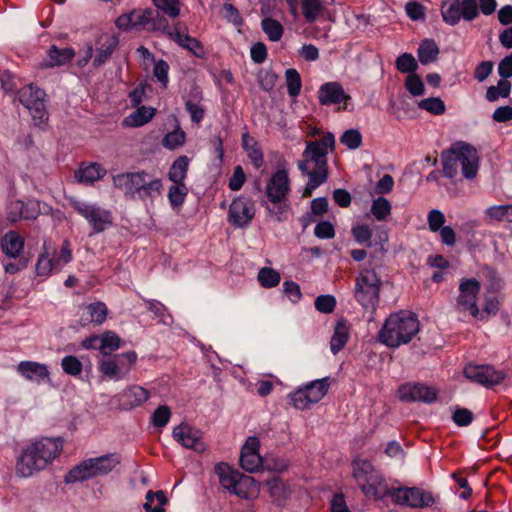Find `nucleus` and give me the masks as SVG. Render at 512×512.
<instances>
[{"label": "nucleus", "mask_w": 512, "mask_h": 512, "mask_svg": "<svg viewBox=\"0 0 512 512\" xmlns=\"http://www.w3.org/2000/svg\"><path fill=\"white\" fill-rule=\"evenodd\" d=\"M61 437L31 439L22 449L16 461V474L28 478L50 466L63 451Z\"/></svg>", "instance_id": "f257e3e1"}, {"label": "nucleus", "mask_w": 512, "mask_h": 512, "mask_svg": "<svg viewBox=\"0 0 512 512\" xmlns=\"http://www.w3.org/2000/svg\"><path fill=\"white\" fill-rule=\"evenodd\" d=\"M443 174L453 179L461 174L473 180L479 170L480 158L474 146L464 141H456L441 154Z\"/></svg>", "instance_id": "f03ea898"}, {"label": "nucleus", "mask_w": 512, "mask_h": 512, "mask_svg": "<svg viewBox=\"0 0 512 512\" xmlns=\"http://www.w3.org/2000/svg\"><path fill=\"white\" fill-rule=\"evenodd\" d=\"M112 181L126 196L142 201L153 200L163 188L162 180L145 170L120 173L114 175Z\"/></svg>", "instance_id": "7ed1b4c3"}, {"label": "nucleus", "mask_w": 512, "mask_h": 512, "mask_svg": "<svg viewBox=\"0 0 512 512\" xmlns=\"http://www.w3.org/2000/svg\"><path fill=\"white\" fill-rule=\"evenodd\" d=\"M419 321L410 312L392 313L384 322L378 338L381 343L390 348H397L409 343L419 332Z\"/></svg>", "instance_id": "20e7f679"}, {"label": "nucleus", "mask_w": 512, "mask_h": 512, "mask_svg": "<svg viewBox=\"0 0 512 512\" xmlns=\"http://www.w3.org/2000/svg\"><path fill=\"white\" fill-rule=\"evenodd\" d=\"M353 477L362 493L369 498L382 500L387 497L389 487L381 473L367 460L353 461Z\"/></svg>", "instance_id": "39448f33"}, {"label": "nucleus", "mask_w": 512, "mask_h": 512, "mask_svg": "<svg viewBox=\"0 0 512 512\" xmlns=\"http://www.w3.org/2000/svg\"><path fill=\"white\" fill-rule=\"evenodd\" d=\"M381 280L374 270L359 273L355 281L354 297L362 308L373 314L379 305Z\"/></svg>", "instance_id": "423d86ee"}, {"label": "nucleus", "mask_w": 512, "mask_h": 512, "mask_svg": "<svg viewBox=\"0 0 512 512\" xmlns=\"http://www.w3.org/2000/svg\"><path fill=\"white\" fill-rule=\"evenodd\" d=\"M66 199L69 205L88 222L93 233H101L113 225V214L110 210L75 196H68Z\"/></svg>", "instance_id": "0eeeda50"}, {"label": "nucleus", "mask_w": 512, "mask_h": 512, "mask_svg": "<svg viewBox=\"0 0 512 512\" xmlns=\"http://www.w3.org/2000/svg\"><path fill=\"white\" fill-rule=\"evenodd\" d=\"M116 26L120 30L132 31L140 28L149 30H166L167 21L158 17V14L152 9H138L125 13L117 18Z\"/></svg>", "instance_id": "6e6552de"}, {"label": "nucleus", "mask_w": 512, "mask_h": 512, "mask_svg": "<svg viewBox=\"0 0 512 512\" xmlns=\"http://www.w3.org/2000/svg\"><path fill=\"white\" fill-rule=\"evenodd\" d=\"M335 137L332 133H326L320 140L307 141L302 153V160L298 162V168L302 173L308 171V166L313 163L315 167H327V155L334 148Z\"/></svg>", "instance_id": "1a4fd4ad"}, {"label": "nucleus", "mask_w": 512, "mask_h": 512, "mask_svg": "<svg viewBox=\"0 0 512 512\" xmlns=\"http://www.w3.org/2000/svg\"><path fill=\"white\" fill-rule=\"evenodd\" d=\"M330 386L329 378L324 377L307 383L289 394L292 405L298 410H306L321 401Z\"/></svg>", "instance_id": "9d476101"}, {"label": "nucleus", "mask_w": 512, "mask_h": 512, "mask_svg": "<svg viewBox=\"0 0 512 512\" xmlns=\"http://www.w3.org/2000/svg\"><path fill=\"white\" fill-rule=\"evenodd\" d=\"M136 360L137 353L135 351H127L100 359L98 369L106 378L120 381L128 377Z\"/></svg>", "instance_id": "9b49d317"}, {"label": "nucleus", "mask_w": 512, "mask_h": 512, "mask_svg": "<svg viewBox=\"0 0 512 512\" xmlns=\"http://www.w3.org/2000/svg\"><path fill=\"white\" fill-rule=\"evenodd\" d=\"M443 21L455 26L461 19L472 21L479 15L477 0H444L441 6Z\"/></svg>", "instance_id": "f8f14e48"}, {"label": "nucleus", "mask_w": 512, "mask_h": 512, "mask_svg": "<svg viewBox=\"0 0 512 512\" xmlns=\"http://www.w3.org/2000/svg\"><path fill=\"white\" fill-rule=\"evenodd\" d=\"M481 290L480 282L475 278H465L460 281L455 310L458 313L469 314L472 317L480 315L478 295Z\"/></svg>", "instance_id": "ddd939ff"}, {"label": "nucleus", "mask_w": 512, "mask_h": 512, "mask_svg": "<svg viewBox=\"0 0 512 512\" xmlns=\"http://www.w3.org/2000/svg\"><path fill=\"white\" fill-rule=\"evenodd\" d=\"M18 94L20 102L29 110L35 125L44 124L48 119L44 103L45 92L29 84L22 87Z\"/></svg>", "instance_id": "4468645a"}, {"label": "nucleus", "mask_w": 512, "mask_h": 512, "mask_svg": "<svg viewBox=\"0 0 512 512\" xmlns=\"http://www.w3.org/2000/svg\"><path fill=\"white\" fill-rule=\"evenodd\" d=\"M398 505L412 508H426L434 504V497L428 491L417 487L390 488L387 494Z\"/></svg>", "instance_id": "2eb2a0df"}, {"label": "nucleus", "mask_w": 512, "mask_h": 512, "mask_svg": "<svg viewBox=\"0 0 512 512\" xmlns=\"http://www.w3.org/2000/svg\"><path fill=\"white\" fill-rule=\"evenodd\" d=\"M214 470L223 489L241 498H248L243 487L254 484L253 478H243L238 471L234 470L230 465L224 462L216 464Z\"/></svg>", "instance_id": "dca6fc26"}, {"label": "nucleus", "mask_w": 512, "mask_h": 512, "mask_svg": "<svg viewBox=\"0 0 512 512\" xmlns=\"http://www.w3.org/2000/svg\"><path fill=\"white\" fill-rule=\"evenodd\" d=\"M254 202L244 196H239L231 202L228 210V222L236 228H245L255 216Z\"/></svg>", "instance_id": "f3484780"}, {"label": "nucleus", "mask_w": 512, "mask_h": 512, "mask_svg": "<svg viewBox=\"0 0 512 512\" xmlns=\"http://www.w3.org/2000/svg\"><path fill=\"white\" fill-rule=\"evenodd\" d=\"M464 375L467 379L485 387L498 385L505 378V373L503 371L496 370L490 365L469 364L464 368Z\"/></svg>", "instance_id": "a211bd4d"}, {"label": "nucleus", "mask_w": 512, "mask_h": 512, "mask_svg": "<svg viewBox=\"0 0 512 512\" xmlns=\"http://www.w3.org/2000/svg\"><path fill=\"white\" fill-rule=\"evenodd\" d=\"M398 396L403 402H423L430 404L436 400L437 391L421 383H406L399 387Z\"/></svg>", "instance_id": "6ab92c4d"}, {"label": "nucleus", "mask_w": 512, "mask_h": 512, "mask_svg": "<svg viewBox=\"0 0 512 512\" xmlns=\"http://www.w3.org/2000/svg\"><path fill=\"white\" fill-rule=\"evenodd\" d=\"M173 438L187 449L202 453L206 446L202 441V432L188 424L182 423L176 426L172 432Z\"/></svg>", "instance_id": "aec40b11"}, {"label": "nucleus", "mask_w": 512, "mask_h": 512, "mask_svg": "<svg viewBox=\"0 0 512 512\" xmlns=\"http://www.w3.org/2000/svg\"><path fill=\"white\" fill-rule=\"evenodd\" d=\"M260 441L256 436H250L246 439L241 448L240 465L249 472H257L263 465L262 457L259 454Z\"/></svg>", "instance_id": "412c9836"}, {"label": "nucleus", "mask_w": 512, "mask_h": 512, "mask_svg": "<svg viewBox=\"0 0 512 512\" xmlns=\"http://www.w3.org/2000/svg\"><path fill=\"white\" fill-rule=\"evenodd\" d=\"M290 192V180L284 169L274 172L266 185V196L269 202H279L287 199Z\"/></svg>", "instance_id": "4be33fe9"}, {"label": "nucleus", "mask_w": 512, "mask_h": 512, "mask_svg": "<svg viewBox=\"0 0 512 512\" xmlns=\"http://www.w3.org/2000/svg\"><path fill=\"white\" fill-rule=\"evenodd\" d=\"M116 398L122 409L131 410L143 405L150 398V393L140 385H130L119 393Z\"/></svg>", "instance_id": "5701e85b"}, {"label": "nucleus", "mask_w": 512, "mask_h": 512, "mask_svg": "<svg viewBox=\"0 0 512 512\" xmlns=\"http://www.w3.org/2000/svg\"><path fill=\"white\" fill-rule=\"evenodd\" d=\"M17 372L26 380L37 384L50 382V372L46 364L35 361H21L16 368Z\"/></svg>", "instance_id": "b1692460"}, {"label": "nucleus", "mask_w": 512, "mask_h": 512, "mask_svg": "<svg viewBox=\"0 0 512 512\" xmlns=\"http://www.w3.org/2000/svg\"><path fill=\"white\" fill-rule=\"evenodd\" d=\"M318 99L322 105H334L350 100V96L338 82H328L319 88Z\"/></svg>", "instance_id": "393cba45"}, {"label": "nucleus", "mask_w": 512, "mask_h": 512, "mask_svg": "<svg viewBox=\"0 0 512 512\" xmlns=\"http://www.w3.org/2000/svg\"><path fill=\"white\" fill-rule=\"evenodd\" d=\"M80 324L87 326L89 324L101 325L107 318L108 309L103 302H94L80 307Z\"/></svg>", "instance_id": "a878e982"}, {"label": "nucleus", "mask_w": 512, "mask_h": 512, "mask_svg": "<svg viewBox=\"0 0 512 512\" xmlns=\"http://www.w3.org/2000/svg\"><path fill=\"white\" fill-rule=\"evenodd\" d=\"M98 477L91 458L80 462L65 476L66 483L83 482Z\"/></svg>", "instance_id": "bb28decb"}, {"label": "nucleus", "mask_w": 512, "mask_h": 512, "mask_svg": "<svg viewBox=\"0 0 512 512\" xmlns=\"http://www.w3.org/2000/svg\"><path fill=\"white\" fill-rule=\"evenodd\" d=\"M330 0H301L302 15L307 23H314L326 12V6L332 5Z\"/></svg>", "instance_id": "cd10ccee"}, {"label": "nucleus", "mask_w": 512, "mask_h": 512, "mask_svg": "<svg viewBox=\"0 0 512 512\" xmlns=\"http://www.w3.org/2000/svg\"><path fill=\"white\" fill-rule=\"evenodd\" d=\"M0 246L5 255L17 258L24 249V239L16 231H9L2 237Z\"/></svg>", "instance_id": "c85d7f7f"}, {"label": "nucleus", "mask_w": 512, "mask_h": 512, "mask_svg": "<svg viewBox=\"0 0 512 512\" xmlns=\"http://www.w3.org/2000/svg\"><path fill=\"white\" fill-rule=\"evenodd\" d=\"M155 113V108L141 106L125 117L122 124L125 127H141L150 122Z\"/></svg>", "instance_id": "c756f323"}, {"label": "nucleus", "mask_w": 512, "mask_h": 512, "mask_svg": "<svg viewBox=\"0 0 512 512\" xmlns=\"http://www.w3.org/2000/svg\"><path fill=\"white\" fill-rule=\"evenodd\" d=\"M91 459L98 477L109 474L121 463V456L118 453H108Z\"/></svg>", "instance_id": "7c9ffc66"}, {"label": "nucleus", "mask_w": 512, "mask_h": 512, "mask_svg": "<svg viewBox=\"0 0 512 512\" xmlns=\"http://www.w3.org/2000/svg\"><path fill=\"white\" fill-rule=\"evenodd\" d=\"M75 52L72 48L58 49L56 46H51L48 50L47 60L45 67H55L64 65L72 60Z\"/></svg>", "instance_id": "2f4dec72"}, {"label": "nucleus", "mask_w": 512, "mask_h": 512, "mask_svg": "<svg viewBox=\"0 0 512 512\" xmlns=\"http://www.w3.org/2000/svg\"><path fill=\"white\" fill-rule=\"evenodd\" d=\"M190 159L185 156H179L174 160L168 171V179L173 183H185L189 168Z\"/></svg>", "instance_id": "473e14b6"}, {"label": "nucleus", "mask_w": 512, "mask_h": 512, "mask_svg": "<svg viewBox=\"0 0 512 512\" xmlns=\"http://www.w3.org/2000/svg\"><path fill=\"white\" fill-rule=\"evenodd\" d=\"M106 174V169L100 164L92 163L80 169L76 172V178L79 182L85 184H92L93 182L103 178Z\"/></svg>", "instance_id": "72a5a7b5"}, {"label": "nucleus", "mask_w": 512, "mask_h": 512, "mask_svg": "<svg viewBox=\"0 0 512 512\" xmlns=\"http://www.w3.org/2000/svg\"><path fill=\"white\" fill-rule=\"evenodd\" d=\"M349 338V328L344 320L337 322L330 341V348L333 354H337L344 348Z\"/></svg>", "instance_id": "f704fd0d"}, {"label": "nucleus", "mask_w": 512, "mask_h": 512, "mask_svg": "<svg viewBox=\"0 0 512 512\" xmlns=\"http://www.w3.org/2000/svg\"><path fill=\"white\" fill-rule=\"evenodd\" d=\"M439 48L434 40H423L417 50V56L421 64L427 65L437 60Z\"/></svg>", "instance_id": "c9c22d12"}, {"label": "nucleus", "mask_w": 512, "mask_h": 512, "mask_svg": "<svg viewBox=\"0 0 512 512\" xmlns=\"http://www.w3.org/2000/svg\"><path fill=\"white\" fill-rule=\"evenodd\" d=\"M144 509L147 512H165L164 506L167 504L168 499L163 491H148L145 497Z\"/></svg>", "instance_id": "e433bc0d"}, {"label": "nucleus", "mask_w": 512, "mask_h": 512, "mask_svg": "<svg viewBox=\"0 0 512 512\" xmlns=\"http://www.w3.org/2000/svg\"><path fill=\"white\" fill-rule=\"evenodd\" d=\"M169 34L175 42L192 52L195 56L200 57L204 54L203 47L197 39L189 35H183L178 31L170 32Z\"/></svg>", "instance_id": "4c0bfd02"}, {"label": "nucleus", "mask_w": 512, "mask_h": 512, "mask_svg": "<svg viewBox=\"0 0 512 512\" xmlns=\"http://www.w3.org/2000/svg\"><path fill=\"white\" fill-rule=\"evenodd\" d=\"M44 252L39 256L36 263V273L38 276L47 277L53 271H58L54 262V256H51L46 243L43 245Z\"/></svg>", "instance_id": "58836bf2"}, {"label": "nucleus", "mask_w": 512, "mask_h": 512, "mask_svg": "<svg viewBox=\"0 0 512 512\" xmlns=\"http://www.w3.org/2000/svg\"><path fill=\"white\" fill-rule=\"evenodd\" d=\"M305 174L309 179L303 195L309 196L314 189L326 181L327 167H315L314 170H311L308 166V171Z\"/></svg>", "instance_id": "ea45409f"}, {"label": "nucleus", "mask_w": 512, "mask_h": 512, "mask_svg": "<svg viewBox=\"0 0 512 512\" xmlns=\"http://www.w3.org/2000/svg\"><path fill=\"white\" fill-rule=\"evenodd\" d=\"M121 346L120 337L113 331H106L100 335V344L98 350L103 356L110 355Z\"/></svg>", "instance_id": "a19ab883"}, {"label": "nucleus", "mask_w": 512, "mask_h": 512, "mask_svg": "<svg viewBox=\"0 0 512 512\" xmlns=\"http://www.w3.org/2000/svg\"><path fill=\"white\" fill-rule=\"evenodd\" d=\"M267 485L270 496L278 505H282L291 494L290 488L279 479L270 480Z\"/></svg>", "instance_id": "79ce46f5"}, {"label": "nucleus", "mask_w": 512, "mask_h": 512, "mask_svg": "<svg viewBox=\"0 0 512 512\" xmlns=\"http://www.w3.org/2000/svg\"><path fill=\"white\" fill-rule=\"evenodd\" d=\"M188 194V187L185 183H173L168 190V200L171 207L176 210L179 209Z\"/></svg>", "instance_id": "37998d69"}, {"label": "nucleus", "mask_w": 512, "mask_h": 512, "mask_svg": "<svg viewBox=\"0 0 512 512\" xmlns=\"http://www.w3.org/2000/svg\"><path fill=\"white\" fill-rule=\"evenodd\" d=\"M485 215L490 221L512 222V204L490 206L485 210Z\"/></svg>", "instance_id": "c03bdc74"}, {"label": "nucleus", "mask_w": 512, "mask_h": 512, "mask_svg": "<svg viewBox=\"0 0 512 512\" xmlns=\"http://www.w3.org/2000/svg\"><path fill=\"white\" fill-rule=\"evenodd\" d=\"M262 30L272 42H278L284 33L281 23L273 18L266 17L261 22Z\"/></svg>", "instance_id": "a18cd8bd"}, {"label": "nucleus", "mask_w": 512, "mask_h": 512, "mask_svg": "<svg viewBox=\"0 0 512 512\" xmlns=\"http://www.w3.org/2000/svg\"><path fill=\"white\" fill-rule=\"evenodd\" d=\"M392 206L388 199L379 196L372 201L371 213L378 221H385L391 214Z\"/></svg>", "instance_id": "49530a36"}, {"label": "nucleus", "mask_w": 512, "mask_h": 512, "mask_svg": "<svg viewBox=\"0 0 512 512\" xmlns=\"http://www.w3.org/2000/svg\"><path fill=\"white\" fill-rule=\"evenodd\" d=\"M266 206L267 213L269 216L274 218L277 222H284L288 218V212L290 211V203L288 199L279 202H269Z\"/></svg>", "instance_id": "de8ad7c7"}, {"label": "nucleus", "mask_w": 512, "mask_h": 512, "mask_svg": "<svg viewBox=\"0 0 512 512\" xmlns=\"http://www.w3.org/2000/svg\"><path fill=\"white\" fill-rule=\"evenodd\" d=\"M257 279L262 287L273 288L279 285L281 276L275 269L264 267L259 270Z\"/></svg>", "instance_id": "09e8293b"}, {"label": "nucleus", "mask_w": 512, "mask_h": 512, "mask_svg": "<svg viewBox=\"0 0 512 512\" xmlns=\"http://www.w3.org/2000/svg\"><path fill=\"white\" fill-rule=\"evenodd\" d=\"M186 140V134L179 126H177L173 131L167 133L162 139V145L169 149L175 150L184 145Z\"/></svg>", "instance_id": "8fccbe9b"}, {"label": "nucleus", "mask_w": 512, "mask_h": 512, "mask_svg": "<svg viewBox=\"0 0 512 512\" xmlns=\"http://www.w3.org/2000/svg\"><path fill=\"white\" fill-rule=\"evenodd\" d=\"M511 84L508 80H499L497 86H491L487 89L486 99L489 102H495L499 97L506 98L510 95Z\"/></svg>", "instance_id": "3c124183"}, {"label": "nucleus", "mask_w": 512, "mask_h": 512, "mask_svg": "<svg viewBox=\"0 0 512 512\" xmlns=\"http://www.w3.org/2000/svg\"><path fill=\"white\" fill-rule=\"evenodd\" d=\"M396 68L401 73L414 74L418 69V63L410 53H402L396 59Z\"/></svg>", "instance_id": "603ef678"}, {"label": "nucleus", "mask_w": 512, "mask_h": 512, "mask_svg": "<svg viewBox=\"0 0 512 512\" xmlns=\"http://www.w3.org/2000/svg\"><path fill=\"white\" fill-rule=\"evenodd\" d=\"M418 107L433 115H442L445 110V103L439 97H430L418 102Z\"/></svg>", "instance_id": "864d4df0"}, {"label": "nucleus", "mask_w": 512, "mask_h": 512, "mask_svg": "<svg viewBox=\"0 0 512 512\" xmlns=\"http://www.w3.org/2000/svg\"><path fill=\"white\" fill-rule=\"evenodd\" d=\"M153 3L160 12L172 19L180 15L179 0H153Z\"/></svg>", "instance_id": "5fc2aeb1"}, {"label": "nucleus", "mask_w": 512, "mask_h": 512, "mask_svg": "<svg viewBox=\"0 0 512 512\" xmlns=\"http://www.w3.org/2000/svg\"><path fill=\"white\" fill-rule=\"evenodd\" d=\"M287 91L291 97L299 95L301 90V78L296 69L290 68L285 72Z\"/></svg>", "instance_id": "6e6d98bb"}, {"label": "nucleus", "mask_w": 512, "mask_h": 512, "mask_svg": "<svg viewBox=\"0 0 512 512\" xmlns=\"http://www.w3.org/2000/svg\"><path fill=\"white\" fill-rule=\"evenodd\" d=\"M405 87L412 96H421L425 93V85L421 77L414 73L409 74L405 79Z\"/></svg>", "instance_id": "4d7b16f0"}, {"label": "nucleus", "mask_w": 512, "mask_h": 512, "mask_svg": "<svg viewBox=\"0 0 512 512\" xmlns=\"http://www.w3.org/2000/svg\"><path fill=\"white\" fill-rule=\"evenodd\" d=\"M499 311V301L496 297H487L485 299V303L483 306V309L480 310V315L473 316V318L480 320V321H486L491 316H495Z\"/></svg>", "instance_id": "13d9d810"}, {"label": "nucleus", "mask_w": 512, "mask_h": 512, "mask_svg": "<svg viewBox=\"0 0 512 512\" xmlns=\"http://www.w3.org/2000/svg\"><path fill=\"white\" fill-rule=\"evenodd\" d=\"M171 418L170 408L166 405H160L156 408L151 416V423L154 427H165Z\"/></svg>", "instance_id": "bf43d9fd"}, {"label": "nucleus", "mask_w": 512, "mask_h": 512, "mask_svg": "<svg viewBox=\"0 0 512 512\" xmlns=\"http://www.w3.org/2000/svg\"><path fill=\"white\" fill-rule=\"evenodd\" d=\"M61 367L66 374L71 376L80 375L83 368L81 361L72 355L65 356L61 360Z\"/></svg>", "instance_id": "052dcab7"}, {"label": "nucleus", "mask_w": 512, "mask_h": 512, "mask_svg": "<svg viewBox=\"0 0 512 512\" xmlns=\"http://www.w3.org/2000/svg\"><path fill=\"white\" fill-rule=\"evenodd\" d=\"M340 141L348 149L355 150L359 148L362 144V135L356 129H349L343 133V135L340 138Z\"/></svg>", "instance_id": "680f3d73"}, {"label": "nucleus", "mask_w": 512, "mask_h": 512, "mask_svg": "<svg viewBox=\"0 0 512 512\" xmlns=\"http://www.w3.org/2000/svg\"><path fill=\"white\" fill-rule=\"evenodd\" d=\"M24 202L21 200H13L7 206V220L15 223L24 219Z\"/></svg>", "instance_id": "e2e57ef3"}, {"label": "nucleus", "mask_w": 512, "mask_h": 512, "mask_svg": "<svg viewBox=\"0 0 512 512\" xmlns=\"http://www.w3.org/2000/svg\"><path fill=\"white\" fill-rule=\"evenodd\" d=\"M446 221L445 215L438 209H432L427 215L428 227L431 232H438Z\"/></svg>", "instance_id": "0e129e2a"}, {"label": "nucleus", "mask_w": 512, "mask_h": 512, "mask_svg": "<svg viewBox=\"0 0 512 512\" xmlns=\"http://www.w3.org/2000/svg\"><path fill=\"white\" fill-rule=\"evenodd\" d=\"M314 305L319 312L328 314L334 311L336 299L329 294L320 295L315 299Z\"/></svg>", "instance_id": "69168bd1"}, {"label": "nucleus", "mask_w": 512, "mask_h": 512, "mask_svg": "<svg viewBox=\"0 0 512 512\" xmlns=\"http://www.w3.org/2000/svg\"><path fill=\"white\" fill-rule=\"evenodd\" d=\"M54 256V262L58 271H60L66 264L72 260V250L69 241L65 240L62 244L60 252L57 256Z\"/></svg>", "instance_id": "338daca9"}, {"label": "nucleus", "mask_w": 512, "mask_h": 512, "mask_svg": "<svg viewBox=\"0 0 512 512\" xmlns=\"http://www.w3.org/2000/svg\"><path fill=\"white\" fill-rule=\"evenodd\" d=\"M168 72L169 65L166 61L159 60L154 64V76L162 84L163 87H167V84L169 82Z\"/></svg>", "instance_id": "774afa93"}]
</instances>
